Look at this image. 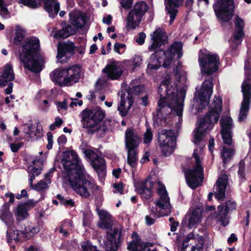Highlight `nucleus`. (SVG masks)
<instances>
[{"mask_svg": "<svg viewBox=\"0 0 251 251\" xmlns=\"http://www.w3.org/2000/svg\"><path fill=\"white\" fill-rule=\"evenodd\" d=\"M176 81L174 85H171V78L167 75L163 78L158 89L160 98L158 101L156 108L157 115L168 114L174 112L179 117L182 115L183 104L185 94L183 90L177 91L179 84L184 85L187 81L186 73L178 71L176 68L175 75Z\"/></svg>", "mask_w": 251, "mask_h": 251, "instance_id": "1", "label": "nucleus"}, {"mask_svg": "<svg viewBox=\"0 0 251 251\" xmlns=\"http://www.w3.org/2000/svg\"><path fill=\"white\" fill-rule=\"evenodd\" d=\"M39 40L32 37L27 39L22 47L20 60L25 68L34 73H39L42 70L43 58L39 53Z\"/></svg>", "mask_w": 251, "mask_h": 251, "instance_id": "2", "label": "nucleus"}, {"mask_svg": "<svg viewBox=\"0 0 251 251\" xmlns=\"http://www.w3.org/2000/svg\"><path fill=\"white\" fill-rule=\"evenodd\" d=\"M222 108L221 99L215 97L210 110L201 120L199 126L193 131V142L195 144L199 145L205 134L212 129L214 124L218 122Z\"/></svg>", "mask_w": 251, "mask_h": 251, "instance_id": "3", "label": "nucleus"}, {"mask_svg": "<svg viewBox=\"0 0 251 251\" xmlns=\"http://www.w3.org/2000/svg\"><path fill=\"white\" fill-rule=\"evenodd\" d=\"M157 193L159 198L154 201L155 206L150 210V214L145 216L146 225H153L156 219L167 215L171 212V206L170 198L165 185L160 181H157Z\"/></svg>", "mask_w": 251, "mask_h": 251, "instance_id": "4", "label": "nucleus"}, {"mask_svg": "<svg viewBox=\"0 0 251 251\" xmlns=\"http://www.w3.org/2000/svg\"><path fill=\"white\" fill-rule=\"evenodd\" d=\"M80 115L83 127L87 128L91 133L97 132L102 136L107 130L106 125L100 124L105 116V111L100 108L85 109L81 112Z\"/></svg>", "mask_w": 251, "mask_h": 251, "instance_id": "5", "label": "nucleus"}, {"mask_svg": "<svg viewBox=\"0 0 251 251\" xmlns=\"http://www.w3.org/2000/svg\"><path fill=\"white\" fill-rule=\"evenodd\" d=\"M182 46L181 42H176L172 44L166 51L162 50H158L151 55L148 64V68L151 70L158 69L160 67L161 62L157 57L161 55L165 56L163 67L168 68L176 54H177L178 58L182 56Z\"/></svg>", "mask_w": 251, "mask_h": 251, "instance_id": "6", "label": "nucleus"}, {"mask_svg": "<svg viewBox=\"0 0 251 251\" xmlns=\"http://www.w3.org/2000/svg\"><path fill=\"white\" fill-rule=\"evenodd\" d=\"M84 171L73 176L70 175L65 178L68 181L73 189L81 197L88 199L98 186L93 181L83 179Z\"/></svg>", "mask_w": 251, "mask_h": 251, "instance_id": "7", "label": "nucleus"}, {"mask_svg": "<svg viewBox=\"0 0 251 251\" xmlns=\"http://www.w3.org/2000/svg\"><path fill=\"white\" fill-rule=\"evenodd\" d=\"M125 147L127 151V163L132 167H136L138 158V148L141 142L139 135L131 128L125 132Z\"/></svg>", "mask_w": 251, "mask_h": 251, "instance_id": "8", "label": "nucleus"}, {"mask_svg": "<svg viewBox=\"0 0 251 251\" xmlns=\"http://www.w3.org/2000/svg\"><path fill=\"white\" fill-rule=\"evenodd\" d=\"M61 162L65 170V178L70 175L74 176L84 171L77 155L74 151L64 152Z\"/></svg>", "mask_w": 251, "mask_h": 251, "instance_id": "9", "label": "nucleus"}, {"mask_svg": "<svg viewBox=\"0 0 251 251\" xmlns=\"http://www.w3.org/2000/svg\"><path fill=\"white\" fill-rule=\"evenodd\" d=\"M194 151L193 156L196 165L193 169H189L185 172V177L188 185L192 189H195L201 185L203 179V168L201 164L200 157Z\"/></svg>", "mask_w": 251, "mask_h": 251, "instance_id": "10", "label": "nucleus"}, {"mask_svg": "<svg viewBox=\"0 0 251 251\" xmlns=\"http://www.w3.org/2000/svg\"><path fill=\"white\" fill-rule=\"evenodd\" d=\"M126 90L128 96L126 98L125 94L121 95L120 104L117 108L118 110L122 116H125L127 115L128 111L133 104V99L132 95H140L146 92L144 85L132 86L130 84Z\"/></svg>", "mask_w": 251, "mask_h": 251, "instance_id": "11", "label": "nucleus"}, {"mask_svg": "<svg viewBox=\"0 0 251 251\" xmlns=\"http://www.w3.org/2000/svg\"><path fill=\"white\" fill-rule=\"evenodd\" d=\"M199 62L201 73L209 75L218 70L220 59L217 54H211L205 51L199 54Z\"/></svg>", "mask_w": 251, "mask_h": 251, "instance_id": "12", "label": "nucleus"}, {"mask_svg": "<svg viewBox=\"0 0 251 251\" xmlns=\"http://www.w3.org/2000/svg\"><path fill=\"white\" fill-rule=\"evenodd\" d=\"M148 9V6L144 1L136 3L128 13L126 18V27L135 29L138 26L143 16Z\"/></svg>", "mask_w": 251, "mask_h": 251, "instance_id": "13", "label": "nucleus"}, {"mask_svg": "<svg viewBox=\"0 0 251 251\" xmlns=\"http://www.w3.org/2000/svg\"><path fill=\"white\" fill-rule=\"evenodd\" d=\"M158 139L163 153L165 156L172 153L176 146V137L174 130L161 129L158 133Z\"/></svg>", "mask_w": 251, "mask_h": 251, "instance_id": "14", "label": "nucleus"}, {"mask_svg": "<svg viewBox=\"0 0 251 251\" xmlns=\"http://www.w3.org/2000/svg\"><path fill=\"white\" fill-rule=\"evenodd\" d=\"M216 0L213 8L217 16L224 22L229 21L232 17L234 7L232 0Z\"/></svg>", "mask_w": 251, "mask_h": 251, "instance_id": "15", "label": "nucleus"}, {"mask_svg": "<svg viewBox=\"0 0 251 251\" xmlns=\"http://www.w3.org/2000/svg\"><path fill=\"white\" fill-rule=\"evenodd\" d=\"M22 3L29 7L36 8L44 1V9L50 17L53 18L58 13L60 4L57 0H21Z\"/></svg>", "mask_w": 251, "mask_h": 251, "instance_id": "16", "label": "nucleus"}, {"mask_svg": "<svg viewBox=\"0 0 251 251\" xmlns=\"http://www.w3.org/2000/svg\"><path fill=\"white\" fill-rule=\"evenodd\" d=\"M83 153L90 160L91 165L97 173L102 176H104L106 169L105 161L101 157L100 152L98 151H95L87 149L84 150Z\"/></svg>", "mask_w": 251, "mask_h": 251, "instance_id": "17", "label": "nucleus"}, {"mask_svg": "<svg viewBox=\"0 0 251 251\" xmlns=\"http://www.w3.org/2000/svg\"><path fill=\"white\" fill-rule=\"evenodd\" d=\"M213 92L212 79L205 80L202 84L201 92L198 93L197 102H199L200 105L196 107V109L200 111L209 104V99Z\"/></svg>", "mask_w": 251, "mask_h": 251, "instance_id": "18", "label": "nucleus"}, {"mask_svg": "<svg viewBox=\"0 0 251 251\" xmlns=\"http://www.w3.org/2000/svg\"><path fill=\"white\" fill-rule=\"evenodd\" d=\"M242 92L243 94V100L241 103L238 120L240 122L246 119L250 109V99H251V86L247 82L242 83Z\"/></svg>", "mask_w": 251, "mask_h": 251, "instance_id": "19", "label": "nucleus"}, {"mask_svg": "<svg viewBox=\"0 0 251 251\" xmlns=\"http://www.w3.org/2000/svg\"><path fill=\"white\" fill-rule=\"evenodd\" d=\"M121 231L114 228L107 232L106 240L104 242L106 251H116L121 242Z\"/></svg>", "mask_w": 251, "mask_h": 251, "instance_id": "20", "label": "nucleus"}, {"mask_svg": "<svg viewBox=\"0 0 251 251\" xmlns=\"http://www.w3.org/2000/svg\"><path fill=\"white\" fill-rule=\"evenodd\" d=\"M236 204L232 200H229L226 202L225 205L218 206L217 214L215 216L216 220L225 226L228 224L229 220L227 213L235 209Z\"/></svg>", "mask_w": 251, "mask_h": 251, "instance_id": "21", "label": "nucleus"}, {"mask_svg": "<svg viewBox=\"0 0 251 251\" xmlns=\"http://www.w3.org/2000/svg\"><path fill=\"white\" fill-rule=\"evenodd\" d=\"M153 182L151 178H147L145 180L140 181L135 185L136 190L141 198L146 201L149 200L152 197V189Z\"/></svg>", "mask_w": 251, "mask_h": 251, "instance_id": "22", "label": "nucleus"}, {"mask_svg": "<svg viewBox=\"0 0 251 251\" xmlns=\"http://www.w3.org/2000/svg\"><path fill=\"white\" fill-rule=\"evenodd\" d=\"M220 124L221 133L224 143L225 144L231 145L232 142L231 129L233 126L231 118L228 116L223 117L220 120Z\"/></svg>", "mask_w": 251, "mask_h": 251, "instance_id": "23", "label": "nucleus"}, {"mask_svg": "<svg viewBox=\"0 0 251 251\" xmlns=\"http://www.w3.org/2000/svg\"><path fill=\"white\" fill-rule=\"evenodd\" d=\"M151 40L152 44L149 47V50L151 51L154 50L166 43L168 40V37L165 30L159 27L151 35Z\"/></svg>", "mask_w": 251, "mask_h": 251, "instance_id": "24", "label": "nucleus"}, {"mask_svg": "<svg viewBox=\"0 0 251 251\" xmlns=\"http://www.w3.org/2000/svg\"><path fill=\"white\" fill-rule=\"evenodd\" d=\"M36 202L35 201L29 200L25 202L19 203L15 212L17 220L22 221L26 219L29 216L28 211L33 208L36 205Z\"/></svg>", "mask_w": 251, "mask_h": 251, "instance_id": "25", "label": "nucleus"}, {"mask_svg": "<svg viewBox=\"0 0 251 251\" xmlns=\"http://www.w3.org/2000/svg\"><path fill=\"white\" fill-rule=\"evenodd\" d=\"M69 85L78 82L82 73L81 67L74 65L65 68Z\"/></svg>", "mask_w": 251, "mask_h": 251, "instance_id": "26", "label": "nucleus"}, {"mask_svg": "<svg viewBox=\"0 0 251 251\" xmlns=\"http://www.w3.org/2000/svg\"><path fill=\"white\" fill-rule=\"evenodd\" d=\"M109 78L114 80L118 79L123 74L122 68L119 62H114L108 65L104 69Z\"/></svg>", "mask_w": 251, "mask_h": 251, "instance_id": "27", "label": "nucleus"}, {"mask_svg": "<svg viewBox=\"0 0 251 251\" xmlns=\"http://www.w3.org/2000/svg\"><path fill=\"white\" fill-rule=\"evenodd\" d=\"M97 211L100 218V221L98 224L99 227L103 229L111 227L113 225L111 215L104 209L97 208Z\"/></svg>", "mask_w": 251, "mask_h": 251, "instance_id": "28", "label": "nucleus"}, {"mask_svg": "<svg viewBox=\"0 0 251 251\" xmlns=\"http://www.w3.org/2000/svg\"><path fill=\"white\" fill-rule=\"evenodd\" d=\"M184 0H165V8L170 15V24H172L176 17L177 8L181 5Z\"/></svg>", "mask_w": 251, "mask_h": 251, "instance_id": "29", "label": "nucleus"}, {"mask_svg": "<svg viewBox=\"0 0 251 251\" xmlns=\"http://www.w3.org/2000/svg\"><path fill=\"white\" fill-rule=\"evenodd\" d=\"M228 177L227 175L221 176L216 182L215 196L218 200H223L225 197L226 189L227 186Z\"/></svg>", "mask_w": 251, "mask_h": 251, "instance_id": "30", "label": "nucleus"}, {"mask_svg": "<svg viewBox=\"0 0 251 251\" xmlns=\"http://www.w3.org/2000/svg\"><path fill=\"white\" fill-rule=\"evenodd\" d=\"M75 47L73 42H68L63 44H60L57 47V58L60 60L61 62L64 60L61 59L64 57H68V54L72 55L74 53Z\"/></svg>", "mask_w": 251, "mask_h": 251, "instance_id": "31", "label": "nucleus"}, {"mask_svg": "<svg viewBox=\"0 0 251 251\" xmlns=\"http://www.w3.org/2000/svg\"><path fill=\"white\" fill-rule=\"evenodd\" d=\"M65 68L54 70L50 74V78L53 82H55L60 86L69 85L67 74Z\"/></svg>", "mask_w": 251, "mask_h": 251, "instance_id": "32", "label": "nucleus"}, {"mask_svg": "<svg viewBox=\"0 0 251 251\" xmlns=\"http://www.w3.org/2000/svg\"><path fill=\"white\" fill-rule=\"evenodd\" d=\"M70 23L76 28H82L85 24V17L79 11H72L69 14Z\"/></svg>", "mask_w": 251, "mask_h": 251, "instance_id": "33", "label": "nucleus"}, {"mask_svg": "<svg viewBox=\"0 0 251 251\" xmlns=\"http://www.w3.org/2000/svg\"><path fill=\"white\" fill-rule=\"evenodd\" d=\"M235 31L234 34V42L241 43V40L244 35L243 28L244 27V21L239 16L236 17L235 21Z\"/></svg>", "mask_w": 251, "mask_h": 251, "instance_id": "34", "label": "nucleus"}, {"mask_svg": "<svg viewBox=\"0 0 251 251\" xmlns=\"http://www.w3.org/2000/svg\"><path fill=\"white\" fill-rule=\"evenodd\" d=\"M76 32L75 29L71 25H67L63 27L62 29L58 30L54 35V37L57 39L66 38L71 35L74 34Z\"/></svg>", "mask_w": 251, "mask_h": 251, "instance_id": "35", "label": "nucleus"}, {"mask_svg": "<svg viewBox=\"0 0 251 251\" xmlns=\"http://www.w3.org/2000/svg\"><path fill=\"white\" fill-rule=\"evenodd\" d=\"M7 240L8 242L12 240L18 241L21 240L24 236V233L23 231L15 230L14 227H9L7 232Z\"/></svg>", "mask_w": 251, "mask_h": 251, "instance_id": "36", "label": "nucleus"}, {"mask_svg": "<svg viewBox=\"0 0 251 251\" xmlns=\"http://www.w3.org/2000/svg\"><path fill=\"white\" fill-rule=\"evenodd\" d=\"M1 76L5 82L12 81L15 78V74L12 65L8 63L3 66V73Z\"/></svg>", "mask_w": 251, "mask_h": 251, "instance_id": "37", "label": "nucleus"}, {"mask_svg": "<svg viewBox=\"0 0 251 251\" xmlns=\"http://www.w3.org/2000/svg\"><path fill=\"white\" fill-rule=\"evenodd\" d=\"M150 246H152V244L149 242L133 241L128 244L127 249L133 251H144L146 248Z\"/></svg>", "mask_w": 251, "mask_h": 251, "instance_id": "38", "label": "nucleus"}, {"mask_svg": "<svg viewBox=\"0 0 251 251\" xmlns=\"http://www.w3.org/2000/svg\"><path fill=\"white\" fill-rule=\"evenodd\" d=\"M188 227L192 228L196 226L200 222L201 213L198 210H194L188 216Z\"/></svg>", "mask_w": 251, "mask_h": 251, "instance_id": "39", "label": "nucleus"}, {"mask_svg": "<svg viewBox=\"0 0 251 251\" xmlns=\"http://www.w3.org/2000/svg\"><path fill=\"white\" fill-rule=\"evenodd\" d=\"M54 169L50 170V172L45 175V178L46 179V182L44 180H40L35 186V189L38 191H43L47 189L48 187V184L50 183V179L49 178L50 174L53 172Z\"/></svg>", "mask_w": 251, "mask_h": 251, "instance_id": "40", "label": "nucleus"}, {"mask_svg": "<svg viewBox=\"0 0 251 251\" xmlns=\"http://www.w3.org/2000/svg\"><path fill=\"white\" fill-rule=\"evenodd\" d=\"M29 173V184L30 187L33 188V181L36 176H38L41 173V170L39 168H36L33 166H30L27 169Z\"/></svg>", "mask_w": 251, "mask_h": 251, "instance_id": "41", "label": "nucleus"}, {"mask_svg": "<svg viewBox=\"0 0 251 251\" xmlns=\"http://www.w3.org/2000/svg\"><path fill=\"white\" fill-rule=\"evenodd\" d=\"M234 153V150L232 148L228 149L225 146L223 147V149L221 151V157L223 159V162L226 164L227 161L230 160Z\"/></svg>", "mask_w": 251, "mask_h": 251, "instance_id": "42", "label": "nucleus"}, {"mask_svg": "<svg viewBox=\"0 0 251 251\" xmlns=\"http://www.w3.org/2000/svg\"><path fill=\"white\" fill-rule=\"evenodd\" d=\"M203 245L202 241L198 242L195 246L191 247L188 244L182 243L181 251H203Z\"/></svg>", "mask_w": 251, "mask_h": 251, "instance_id": "43", "label": "nucleus"}, {"mask_svg": "<svg viewBox=\"0 0 251 251\" xmlns=\"http://www.w3.org/2000/svg\"><path fill=\"white\" fill-rule=\"evenodd\" d=\"M56 198L60 201L61 204L66 207H74L75 206V201L72 199L66 198L60 194H58Z\"/></svg>", "mask_w": 251, "mask_h": 251, "instance_id": "44", "label": "nucleus"}, {"mask_svg": "<svg viewBox=\"0 0 251 251\" xmlns=\"http://www.w3.org/2000/svg\"><path fill=\"white\" fill-rule=\"evenodd\" d=\"M25 35V30L19 25H17L16 27L15 37L14 38V42H21Z\"/></svg>", "mask_w": 251, "mask_h": 251, "instance_id": "45", "label": "nucleus"}, {"mask_svg": "<svg viewBox=\"0 0 251 251\" xmlns=\"http://www.w3.org/2000/svg\"><path fill=\"white\" fill-rule=\"evenodd\" d=\"M245 71L246 79L243 82H248L251 85L250 81L251 80V68L249 64L248 61H245Z\"/></svg>", "mask_w": 251, "mask_h": 251, "instance_id": "46", "label": "nucleus"}, {"mask_svg": "<svg viewBox=\"0 0 251 251\" xmlns=\"http://www.w3.org/2000/svg\"><path fill=\"white\" fill-rule=\"evenodd\" d=\"M245 164L243 161H241L239 163L238 175L241 180L245 179L246 175L245 173Z\"/></svg>", "mask_w": 251, "mask_h": 251, "instance_id": "47", "label": "nucleus"}, {"mask_svg": "<svg viewBox=\"0 0 251 251\" xmlns=\"http://www.w3.org/2000/svg\"><path fill=\"white\" fill-rule=\"evenodd\" d=\"M152 133L150 128H147L143 135V143L146 144L150 143L152 139Z\"/></svg>", "mask_w": 251, "mask_h": 251, "instance_id": "48", "label": "nucleus"}, {"mask_svg": "<svg viewBox=\"0 0 251 251\" xmlns=\"http://www.w3.org/2000/svg\"><path fill=\"white\" fill-rule=\"evenodd\" d=\"M39 231L38 228L28 226L25 227V230L23 231L25 234H28L29 236H32L35 233H38Z\"/></svg>", "mask_w": 251, "mask_h": 251, "instance_id": "49", "label": "nucleus"}, {"mask_svg": "<svg viewBox=\"0 0 251 251\" xmlns=\"http://www.w3.org/2000/svg\"><path fill=\"white\" fill-rule=\"evenodd\" d=\"M32 125H30L28 126L27 131H25V133L26 134L29 135L30 138H32L33 139L37 138V134L36 132H34L32 130Z\"/></svg>", "mask_w": 251, "mask_h": 251, "instance_id": "50", "label": "nucleus"}, {"mask_svg": "<svg viewBox=\"0 0 251 251\" xmlns=\"http://www.w3.org/2000/svg\"><path fill=\"white\" fill-rule=\"evenodd\" d=\"M1 16L4 18L9 17V13L7 9L2 4V0H1Z\"/></svg>", "mask_w": 251, "mask_h": 251, "instance_id": "51", "label": "nucleus"}, {"mask_svg": "<svg viewBox=\"0 0 251 251\" xmlns=\"http://www.w3.org/2000/svg\"><path fill=\"white\" fill-rule=\"evenodd\" d=\"M92 215L91 213H88L87 216L85 215V214L84 213V217L83 219V226H89L90 222H91V218Z\"/></svg>", "mask_w": 251, "mask_h": 251, "instance_id": "52", "label": "nucleus"}, {"mask_svg": "<svg viewBox=\"0 0 251 251\" xmlns=\"http://www.w3.org/2000/svg\"><path fill=\"white\" fill-rule=\"evenodd\" d=\"M146 36V34L144 32H140L139 34V37L136 40V42L138 44L140 45H142L145 42Z\"/></svg>", "mask_w": 251, "mask_h": 251, "instance_id": "53", "label": "nucleus"}, {"mask_svg": "<svg viewBox=\"0 0 251 251\" xmlns=\"http://www.w3.org/2000/svg\"><path fill=\"white\" fill-rule=\"evenodd\" d=\"M133 0H121L120 4L123 7L129 8L132 4Z\"/></svg>", "mask_w": 251, "mask_h": 251, "instance_id": "54", "label": "nucleus"}, {"mask_svg": "<svg viewBox=\"0 0 251 251\" xmlns=\"http://www.w3.org/2000/svg\"><path fill=\"white\" fill-rule=\"evenodd\" d=\"M113 187L116 190V191L121 194H123V184L122 183H115L113 185Z\"/></svg>", "mask_w": 251, "mask_h": 251, "instance_id": "55", "label": "nucleus"}, {"mask_svg": "<svg viewBox=\"0 0 251 251\" xmlns=\"http://www.w3.org/2000/svg\"><path fill=\"white\" fill-rule=\"evenodd\" d=\"M21 146L22 144L19 143L17 144H11L10 145V148L13 152H16L21 148Z\"/></svg>", "mask_w": 251, "mask_h": 251, "instance_id": "56", "label": "nucleus"}, {"mask_svg": "<svg viewBox=\"0 0 251 251\" xmlns=\"http://www.w3.org/2000/svg\"><path fill=\"white\" fill-rule=\"evenodd\" d=\"M125 46L126 45L124 44L116 43L114 45V50L116 52L120 53V50L121 49H123Z\"/></svg>", "mask_w": 251, "mask_h": 251, "instance_id": "57", "label": "nucleus"}, {"mask_svg": "<svg viewBox=\"0 0 251 251\" xmlns=\"http://www.w3.org/2000/svg\"><path fill=\"white\" fill-rule=\"evenodd\" d=\"M8 199V202L9 203H12L14 202V196L12 193L10 194H6L5 195V201H7V199Z\"/></svg>", "mask_w": 251, "mask_h": 251, "instance_id": "58", "label": "nucleus"}, {"mask_svg": "<svg viewBox=\"0 0 251 251\" xmlns=\"http://www.w3.org/2000/svg\"><path fill=\"white\" fill-rule=\"evenodd\" d=\"M83 103V102L81 100H78L76 99H74L73 100V101L70 104V106L71 107H73L74 105L76 106L78 105L79 106H81Z\"/></svg>", "mask_w": 251, "mask_h": 251, "instance_id": "59", "label": "nucleus"}, {"mask_svg": "<svg viewBox=\"0 0 251 251\" xmlns=\"http://www.w3.org/2000/svg\"><path fill=\"white\" fill-rule=\"evenodd\" d=\"M208 148L210 151L212 153L214 149V139L213 138L209 139Z\"/></svg>", "mask_w": 251, "mask_h": 251, "instance_id": "60", "label": "nucleus"}, {"mask_svg": "<svg viewBox=\"0 0 251 251\" xmlns=\"http://www.w3.org/2000/svg\"><path fill=\"white\" fill-rule=\"evenodd\" d=\"M58 143L59 145H64L67 142V138L65 135H62L59 136L57 139Z\"/></svg>", "mask_w": 251, "mask_h": 251, "instance_id": "61", "label": "nucleus"}, {"mask_svg": "<svg viewBox=\"0 0 251 251\" xmlns=\"http://www.w3.org/2000/svg\"><path fill=\"white\" fill-rule=\"evenodd\" d=\"M112 19V17L110 15H108L103 18L102 22L107 25H110L111 24Z\"/></svg>", "mask_w": 251, "mask_h": 251, "instance_id": "62", "label": "nucleus"}, {"mask_svg": "<svg viewBox=\"0 0 251 251\" xmlns=\"http://www.w3.org/2000/svg\"><path fill=\"white\" fill-rule=\"evenodd\" d=\"M56 105L59 108L62 109H66L67 107V104L66 100H64L61 102H57Z\"/></svg>", "mask_w": 251, "mask_h": 251, "instance_id": "63", "label": "nucleus"}, {"mask_svg": "<svg viewBox=\"0 0 251 251\" xmlns=\"http://www.w3.org/2000/svg\"><path fill=\"white\" fill-rule=\"evenodd\" d=\"M148 96L146 95L145 96L141 98V104L144 106H147L148 104Z\"/></svg>", "mask_w": 251, "mask_h": 251, "instance_id": "64", "label": "nucleus"}]
</instances>
